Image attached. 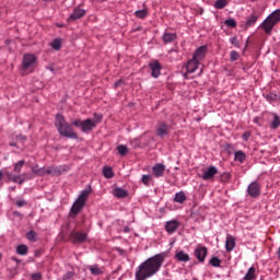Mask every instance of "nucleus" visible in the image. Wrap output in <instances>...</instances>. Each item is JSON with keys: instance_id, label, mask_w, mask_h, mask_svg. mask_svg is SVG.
I'll list each match as a JSON object with an SVG mask.
<instances>
[{"instance_id": "obj_1", "label": "nucleus", "mask_w": 280, "mask_h": 280, "mask_svg": "<svg viewBox=\"0 0 280 280\" xmlns=\"http://www.w3.org/2000/svg\"><path fill=\"white\" fill-rule=\"evenodd\" d=\"M167 255L165 253L156 254L142 262L136 272V280H145L154 277L161 270V266L165 261Z\"/></svg>"}, {"instance_id": "obj_2", "label": "nucleus", "mask_w": 280, "mask_h": 280, "mask_svg": "<svg viewBox=\"0 0 280 280\" xmlns=\"http://www.w3.org/2000/svg\"><path fill=\"white\" fill-rule=\"evenodd\" d=\"M55 126L61 137H67L68 139H78V133L73 130V127L65 120V116L57 114Z\"/></svg>"}, {"instance_id": "obj_3", "label": "nucleus", "mask_w": 280, "mask_h": 280, "mask_svg": "<svg viewBox=\"0 0 280 280\" xmlns=\"http://www.w3.org/2000/svg\"><path fill=\"white\" fill-rule=\"evenodd\" d=\"M280 23V9H277L268 18L260 24V28L264 30L265 34L270 36L272 34V30H275V25Z\"/></svg>"}, {"instance_id": "obj_4", "label": "nucleus", "mask_w": 280, "mask_h": 280, "mask_svg": "<svg viewBox=\"0 0 280 280\" xmlns=\"http://www.w3.org/2000/svg\"><path fill=\"white\" fill-rule=\"evenodd\" d=\"M90 195H91V190H88V189L81 192V195L78 197V199L74 201V203L71 207V210H70L71 218H75V215H78V213H80V211L84 209V205Z\"/></svg>"}, {"instance_id": "obj_5", "label": "nucleus", "mask_w": 280, "mask_h": 280, "mask_svg": "<svg viewBox=\"0 0 280 280\" xmlns=\"http://www.w3.org/2000/svg\"><path fill=\"white\" fill-rule=\"evenodd\" d=\"M72 126H75L77 128H81L82 132H92L93 129L96 128L97 121L94 119H86V120H73Z\"/></svg>"}, {"instance_id": "obj_6", "label": "nucleus", "mask_w": 280, "mask_h": 280, "mask_svg": "<svg viewBox=\"0 0 280 280\" xmlns=\"http://www.w3.org/2000/svg\"><path fill=\"white\" fill-rule=\"evenodd\" d=\"M247 194L250 198H259L261 196V185L257 182H253L247 187Z\"/></svg>"}, {"instance_id": "obj_7", "label": "nucleus", "mask_w": 280, "mask_h": 280, "mask_svg": "<svg viewBox=\"0 0 280 280\" xmlns=\"http://www.w3.org/2000/svg\"><path fill=\"white\" fill-rule=\"evenodd\" d=\"M170 125L164 121H160L155 129V135L160 137L161 139H164V137H167L170 135Z\"/></svg>"}, {"instance_id": "obj_8", "label": "nucleus", "mask_w": 280, "mask_h": 280, "mask_svg": "<svg viewBox=\"0 0 280 280\" xmlns=\"http://www.w3.org/2000/svg\"><path fill=\"white\" fill-rule=\"evenodd\" d=\"M25 174L14 175L10 171L4 172V178L10 180L11 183H18L19 185H23L25 183Z\"/></svg>"}, {"instance_id": "obj_9", "label": "nucleus", "mask_w": 280, "mask_h": 280, "mask_svg": "<svg viewBox=\"0 0 280 280\" xmlns=\"http://www.w3.org/2000/svg\"><path fill=\"white\" fill-rule=\"evenodd\" d=\"M34 62H36V56L24 55L23 62H22L23 71H30V69H32V67H34Z\"/></svg>"}, {"instance_id": "obj_10", "label": "nucleus", "mask_w": 280, "mask_h": 280, "mask_svg": "<svg viewBox=\"0 0 280 280\" xmlns=\"http://www.w3.org/2000/svg\"><path fill=\"white\" fill-rule=\"evenodd\" d=\"M70 240H72V244H82L86 242V233L84 232H71Z\"/></svg>"}, {"instance_id": "obj_11", "label": "nucleus", "mask_w": 280, "mask_h": 280, "mask_svg": "<svg viewBox=\"0 0 280 280\" xmlns=\"http://www.w3.org/2000/svg\"><path fill=\"white\" fill-rule=\"evenodd\" d=\"M83 16H86V10L80 9V7H75L70 14L68 21H78L80 19H83Z\"/></svg>"}, {"instance_id": "obj_12", "label": "nucleus", "mask_w": 280, "mask_h": 280, "mask_svg": "<svg viewBox=\"0 0 280 280\" xmlns=\"http://www.w3.org/2000/svg\"><path fill=\"white\" fill-rule=\"evenodd\" d=\"M207 247L198 246L195 249V257L198 259V261L205 262V259H207Z\"/></svg>"}, {"instance_id": "obj_13", "label": "nucleus", "mask_w": 280, "mask_h": 280, "mask_svg": "<svg viewBox=\"0 0 280 280\" xmlns=\"http://www.w3.org/2000/svg\"><path fill=\"white\" fill-rule=\"evenodd\" d=\"M205 56H207V46H200L199 48H197V50L195 51L192 59L197 60L198 62H200V60H203Z\"/></svg>"}, {"instance_id": "obj_14", "label": "nucleus", "mask_w": 280, "mask_h": 280, "mask_svg": "<svg viewBox=\"0 0 280 280\" xmlns=\"http://www.w3.org/2000/svg\"><path fill=\"white\" fill-rule=\"evenodd\" d=\"M151 69V75L152 78H159L161 75V63L159 61H153L149 65Z\"/></svg>"}, {"instance_id": "obj_15", "label": "nucleus", "mask_w": 280, "mask_h": 280, "mask_svg": "<svg viewBox=\"0 0 280 280\" xmlns=\"http://www.w3.org/2000/svg\"><path fill=\"white\" fill-rule=\"evenodd\" d=\"M46 172L48 176H60L65 172V168L62 166H49L46 168Z\"/></svg>"}, {"instance_id": "obj_16", "label": "nucleus", "mask_w": 280, "mask_h": 280, "mask_svg": "<svg viewBox=\"0 0 280 280\" xmlns=\"http://www.w3.org/2000/svg\"><path fill=\"white\" fill-rule=\"evenodd\" d=\"M178 226H180V222H178L177 220H172V221L166 222L165 231L167 233H174L177 231Z\"/></svg>"}, {"instance_id": "obj_17", "label": "nucleus", "mask_w": 280, "mask_h": 280, "mask_svg": "<svg viewBox=\"0 0 280 280\" xmlns=\"http://www.w3.org/2000/svg\"><path fill=\"white\" fill-rule=\"evenodd\" d=\"M218 174V168L215 166H210L201 176L203 180H211L213 176Z\"/></svg>"}, {"instance_id": "obj_18", "label": "nucleus", "mask_w": 280, "mask_h": 280, "mask_svg": "<svg viewBox=\"0 0 280 280\" xmlns=\"http://www.w3.org/2000/svg\"><path fill=\"white\" fill-rule=\"evenodd\" d=\"M153 176L155 178H161L163 174H165V165L164 164H155L152 168Z\"/></svg>"}, {"instance_id": "obj_19", "label": "nucleus", "mask_w": 280, "mask_h": 280, "mask_svg": "<svg viewBox=\"0 0 280 280\" xmlns=\"http://www.w3.org/2000/svg\"><path fill=\"white\" fill-rule=\"evenodd\" d=\"M199 66H200V61H197L196 59L192 58L188 61L186 69L188 73H196Z\"/></svg>"}, {"instance_id": "obj_20", "label": "nucleus", "mask_w": 280, "mask_h": 280, "mask_svg": "<svg viewBox=\"0 0 280 280\" xmlns=\"http://www.w3.org/2000/svg\"><path fill=\"white\" fill-rule=\"evenodd\" d=\"M235 248V237L232 235H228L226 242H225V249L228 253H231Z\"/></svg>"}, {"instance_id": "obj_21", "label": "nucleus", "mask_w": 280, "mask_h": 280, "mask_svg": "<svg viewBox=\"0 0 280 280\" xmlns=\"http://www.w3.org/2000/svg\"><path fill=\"white\" fill-rule=\"evenodd\" d=\"M89 270L91 275H94V277H100V275H104V270H102V268H100L97 265L90 266Z\"/></svg>"}, {"instance_id": "obj_22", "label": "nucleus", "mask_w": 280, "mask_h": 280, "mask_svg": "<svg viewBox=\"0 0 280 280\" xmlns=\"http://www.w3.org/2000/svg\"><path fill=\"white\" fill-rule=\"evenodd\" d=\"M175 259H177V261L187 262V261H189L190 258H189L188 254H186L185 252L180 250V252L176 253Z\"/></svg>"}, {"instance_id": "obj_23", "label": "nucleus", "mask_w": 280, "mask_h": 280, "mask_svg": "<svg viewBox=\"0 0 280 280\" xmlns=\"http://www.w3.org/2000/svg\"><path fill=\"white\" fill-rule=\"evenodd\" d=\"M176 40V34L174 33H164L163 35V42L165 44L167 43H174Z\"/></svg>"}, {"instance_id": "obj_24", "label": "nucleus", "mask_w": 280, "mask_h": 280, "mask_svg": "<svg viewBox=\"0 0 280 280\" xmlns=\"http://www.w3.org/2000/svg\"><path fill=\"white\" fill-rule=\"evenodd\" d=\"M259 19V16L252 14L249 16V19L246 21L245 23V27L246 30H248V27H253V25H255V23H257V20Z\"/></svg>"}, {"instance_id": "obj_25", "label": "nucleus", "mask_w": 280, "mask_h": 280, "mask_svg": "<svg viewBox=\"0 0 280 280\" xmlns=\"http://www.w3.org/2000/svg\"><path fill=\"white\" fill-rule=\"evenodd\" d=\"M114 196L116 198H127L128 191L124 190L122 188H115L114 189Z\"/></svg>"}, {"instance_id": "obj_26", "label": "nucleus", "mask_w": 280, "mask_h": 280, "mask_svg": "<svg viewBox=\"0 0 280 280\" xmlns=\"http://www.w3.org/2000/svg\"><path fill=\"white\" fill-rule=\"evenodd\" d=\"M185 200H187V196L185 195V192L179 191L175 195V198H174L175 202L183 205V202H185Z\"/></svg>"}, {"instance_id": "obj_27", "label": "nucleus", "mask_w": 280, "mask_h": 280, "mask_svg": "<svg viewBox=\"0 0 280 280\" xmlns=\"http://www.w3.org/2000/svg\"><path fill=\"white\" fill-rule=\"evenodd\" d=\"M280 127V117L277 116V114H273V119L270 124V128L271 130H277V128Z\"/></svg>"}, {"instance_id": "obj_28", "label": "nucleus", "mask_w": 280, "mask_h": 280, "mask_svg": "<svg viewBox=\"0 0 280 280\" xmlns=\"http://www.w3.org/2000/svg\"><path fill=\"white\" fill-rule=\"evenodd\" d=\"M226 5H229V0H217L214 3V8L217 10H223Z\"/></svg>"}, {"instance_id": "obj_29", "label": "nucleus", "mask_w": 280, "mask_h": 280, "mask_svg": "<svg viewBox=\"0 0 280 280\" xmlns=\"http://www.w3.org/2000/svg\"><path fill=\"white\" fill-rule=\"evenodd\" d=\"M235 161H238V163H244V161H246V153L243 151H236Z\"/></svg>"}, {"instance_id": "obj_30", "label": "nucleus", "mask_w": 280, "mask_h": 280, "mask_svg": "<svg viewBox=\"0 0 280 280\" xmlns=\"http://www.w3.org/2000/svg\"><path fill=\"white\" fill-rule=\"evenodd\" d=\"M51 47H52V49H55V51H60V49L62 47V42L60 39L56 38L51 42Z\"/></svg>"}, {"instance_id": "obj_31", "label": "nucleus", "mask_w": 280, "mask_h": 280, "mask_svg": "<svg viewBox=\"0 0 280 280\" xmlns=\"http://www.w3.org/2000/svg\"><path fill=\"white\" fill-rule=\"evenodd\" d=\"M27 250H28L27 245H24V244H21V245H19V246L16 247V253H18V255H23V256H25V255H27Z\"/></svg>"}, {"instance_id": "obj_32", "label": "nucleus", "mask_w": 280, "mask_h": 280, "mask_svg": "<svg viewBox=\"0 0 280 280\" xmlns=\"http://www.w3.org/2000/svg\"><path fill=\"white\" fill-rule=\"evenodd\" d=\"M244 280H255V267H250L244 277Z\"/></svg>"}, {"instance_id": "obj_33", "label": "nucleus", "mask_w": 280, "mask_h": 280, "mask_svg": "<svg viewBox=\"0 0 280 280\" xmlns=\"http://www.w3.org/2000/svg\"><path fill=\"white\" fill-rule=\"evenodd\" d=\"M25 165V161L21 160L18 163L14 164V170L16 174H21V170H23V166Z\"/></svg>"}, {"instance_id": "obj_34", "label": "nucleus", "mask_w": 280, "mask_h": 280, "mask_svg": "<svg viewBox=\"0 0 280 280\" xmlns=\"http://www.w3.org/2000/svg\"><path fill=\"white\" fill-rule=\"evenodd\" d=\"M135 15L137 16V19H145V16H148V10L147 9L138 10L135 12Z\"/></svg>"}, {"instance_id": "obj_35", "label": "nucleus", "mask_w": 280, "mask_h": 280, "mask_svg": "<svg viewBox=\"0 0 280 280\" xmlns=\"http://www.w3.org/2000/svg\"><path fill=\"white\" fill-rule=\"evenodd\" d=\"M118 153L120 156H126L128 154V147L120 144L117 147Z\"/></svg>"}, {"instance_id": "obj_36", "label": "nucleus", "mask_w": 280, "mask_h": 280, "mask_svg": "<svg viewBox=\"0 0 280 280\" xmlns=\"http://www.w3.org/2000/svg\"><path fill=\"white\" fill-rule=\"evenodd\" d=\"M103 174H104L105 178H113V176H115L112 167H105L103 170Z\"/></svg>"}, {"instance_id": "obj_37", "label": "nucleus", "mask_w": 280, "mask_h": 280, "mask_svg": "<svg viewBox=\"0 0 280 280\" xmlns=\"http://www.w3.org/2000/svg\"><path fill=\"white\" fill-rule=\"evenodd\" d=\"M209 264L211 266H213L214 268H220V264H222V260H220V258H218V257H212L210 259Z\"/></svg>"}, {"instance_id": "obj_38", "label": "nucleus", "mask_w": 280, "mask_h": 280, "mask_svg": "<svg viewBox=\"0 0 280 280\" xmlns=\"http://www.w3.org/2000/svg\"><path fill=\"white\" fill-rule=\"evenodd\" d=\"M237 58H240V54H238L237 51H235V50H232V51L230 52V60H231L232 62H235V60H237Z\"/></svg>"}, {"instance_id": "obj_39", "label": "nucleus", "mask_w": 280, "mask_h": 280, "mask_svg": "<svg viewBox=\"0 0 280 280\" xmlns=\"http://www.w3.org/2000/svg\"><path fill=\"white\" fill-rule=\"evenodd\" d=\"M26 237H27V240H30V242H36V232L30 231V232L26 234Z\"/></svg>"}, {"instance_id": "obj_40", "label": "nucleus", "mask_w": 280, "mask_h": 280, "mask_svg": "<svg viewBox=\"0 0 280 280\" xmlns=\"http://www.w3.org/2000/svg\"><path fill=\"white\" fill-rule=\"evenodd\" d=\"M225 25H228V27H237V22L233 19H229L225 21Z\"/></svg>"}, {"instance_id": "obj_41", "label": "nucleus", "mask_w": 280, "mask_h": 280, "mask_svg": "<svg viewBox=\"0 0 280 280\" xmlns=\"http://www.w3.org/2000/svg\"><path fill=\"white\" fill-rule=\"evenodd\" d=\"M231 180V174L230 173H223L221 175V183H229Z\"/></svg>"}, {"instance_id": "obj_42", "label": "nucleus", "mask_w": 280, "mask_h": 280, "mask_svg": "<svg viewBox=\"0 0 280 280\" xmlns=\"http://www.w3.org/2000/svg\"><path fill=\"white\" fill-rule=\"evenodd\" d=\"M231 45H234L237 49H240V40H237V36H233L230 38Z\"/></svg>"}, {"instance_id": "obj_43", "label": "nucleus", "mask_w": 280, "mask_h": 280, "mask_svg": "<svg viewBox=\"0 0 280 280\" xmlns=\"http://www.w3.org/2000/svg\"><path fill=\"white\" fill-rule=\"evenodd\" d=\"M150 180H152V176L150 175H142V183L143 185H150Z\"/></svg>"}, {"instance_id": "obj_44", "label": "nucleus", "mask_w": 280, "mask_h": 280, "mask_svg": "<svg viewBox=\"0 0 280 280\" xmlns=\"http://www.w3.org/2000/svg\"><path fill=\"white\" fill-rule=\"evenodd\" d=\"M267 102H275L277 100V94L269 93L266 95Z\"/></svg>"}, {"instance_id": "obj_45", "label": "nucleus", "mask_w": 280, "mask_h": 280, "mask_svg": "<svg viewBox=\"0 0 280 280\" xmlns=\"http://www.w3.org/2000/svg\"><path fill=\"white\" fill-rule=\"evenodd\" d=\"M37 176H45L47 175V168H38V171H35Z\"/></svg>"}, {"instance_id": "obj_46", "label": "nucleus", "mask_w": 280, "mask_h": 280, "mask_svg": "<svg viewBox=\"0 0 280 280\" xmlns=\"http://www.w3.org/2000/svg\"><path fill=\"white\" fill-rule=\"evenodd\" d=\"M74 273L71 271H68L65 276H63V280H73Z\"/></svg>"}, {"instance_id": "obj_47", "label": "nucleus", "mask_w": 280, "mask_h": 280, "mask_svg": "<svg viewBox=\"0 0 280 280\" xmlns=\"http://www.w3.org/2000/svg\"><path fill=\"white\" fill-rule=\"evenodd\" d=\"M16 206L18 207H26L27 206V201L23 200V199H19L16 201Z\"/></svg>"}, {"instance_id": "obj_48", "label": "nucleus", "mask_w": 280, "mask_h": 280, "mask_svg": "<svg viewBox=\"0 0 280 280\" xmlns=\"http://www.w3.org/2000/svg\"><path fill=\"white\" fill-rule=\"evenodd\" d=\"M31 277H32L33 280H40V279H43V275H40L39 272L33 273Z\"/></svg>"}, {"instance_id": "obj_49", "label": "nucleus", "mask_w": 280, "mask_h": 280, "mask_svg": "<svg viewBox=\"0 0 280 280\" xmlns=\"http://www.w3.org/2000/svg\"><path fill=\"white\" fill-rule=\"evenodd\" d=\"M243 139L244 141H248L250 139V131H246L245 133H243Z\"/></svg>"}, {"instance_id": "obj_50", "label": "nucleus", "mask_w": 280, "mask_h": 280, "mask_svg": "<svg viewBox=\"0 0 280 280\" xmlns=\"http://www.w3.org/2000/svg\"><path fill=\"white\" fill-rule=\"evenodd\" d=\"M16 140L18 141H27V138L25 136L20 135V136H16Z\"/></svg>"}, {"instance_id": "obj_51", "label": "nucleus", "mask_w": 280, "mask_h": 280, "mask_svg": "<svg viewBox=\"0 0 280 280\" xmlns=\"http://www.w3.org/2000/svg\"><path fill=\"white\" fill-rule=\"evenodd\" d=\"M254 124L261 126V118H259V117L254 118Z\"/></svg>"}, {"instance_id": "obj_52", "label": "nucleus", "mask_w": 280, "mask_h": 280, "mask_svg": "<svg viewBox=\"0 0 280 280\" xmlns=\"http://www.w3.org/2000/svg\"><path fill=\"white\" fill-rule=\"evenodd\" d=\"M38 170H39L38 167L33 166V167H32V172H33V174H36V172H38Z\"/></svg>"}, {"instance_id": "obj_53", "label": "nucleus", "mask_w": 280, "mask_h": 280, "mask_svg": "<svg viewBox=\"0 0 280 280\" xmlns=\"http://www.w3.org/2000/svg\"><path fill=\"white\" fill-rule=\"evenodd\" d=\"M122 82H124V81H121V80L117 81V82L115 83V86H121Z\"/></svg>"}, {"instance_id": "obj_54", "label": "nucleus", "mask_w": 280, "mask_h": 280, "mask_svg": "<svg viewBox=\"0 0 280 280\" xmlns=\"http://www.w3.org/2000/svg\"><path fill=\"white\" fill-rule=\"evenodd\" d=\"M3 176H5V172L0 171V180H1V178H3Z\"/></svg>"}, {"instance_id": "obj_55", "label": "nucleus", "mask_w": 280, "mask_h": 280, "mask_svg": "<svg viewBox=\"0 0 280 280\" xmlns=\"http://www.w3.org/2000/svg\"><path fill=\"white\" fill-rule=\"evenodd\" d=\"M278 259H280V247L277 250Z\"/></svg>"}, {"instance_id": "obj_56", "label": "nucleus", "mask_w": 280, "mask_h": 280, "mask_svg": "<svg viewBox=\"0 0 280 280\" xmlns=\"http://www.w3.org/2000/svg\"><path fill=\"white\" fill-rule=\"evenodd\" d=\"M10 145H11L12 148H16V144H15L14 142H10Z\"/></svg>"}, {"instance_id": "obj_57", "label": "nucleus", "mask_w": 280, "mask_h": 280, "mask_svg": "<svg viewBox=\"0 0 280 280\" xmlns=\"http://www.w3.org/2000/svg\"><path fill=\"white\" fill-rule=\"evenodd\" d=\"M13 261H16V264H19V261H20V260H19V259H16V258H13Z\"/></svg>"}, {"instance_id": "obj_58", "label": "nucleus", "mask_w": 280, "mask_h": 280, "mask_svg": "<svg viewBox=\"0 0 280 280\" xmlns=\"http://www.w3.org/2000/svg\"><path fill=\"white\" fill-rule=\"evenodd\" d=\"M246 47H248V39H247V42H246V46H245V49H246Z\"/></svg>"}, {"instance_id": "obj_59", "label": "nucleus", "mask_w": 280, "mask_h": 280, "mask_svg": "<svg viewBox=\"0 0 280 280\" xmlns=\"http://www.w3.org/2000/svg\"><path fill=\"white\" fill-rule=\"evenodd\" d=\"M252 1H257V0H252Z\"/></svg>"}, {"instance_id": "obj_60", "label": "nucleus", "mask_w": 280, "mask_h": 280, "mask_svg": "<svg viewBox=\"0 0 280 280\" xmlns=\"http://www.w3.org/2000/svg\"><path fill=\"white\" fill-rule=\"evenodd\" d=\"M0 259H1V254H0Z\"/></svg>"}]
</instances>
